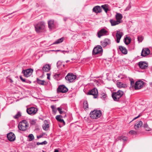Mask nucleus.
<instances>
[{"label":"nucleus","instance_id":"1","mask_svg":"<svg viewBox=\"0 0 152 152\" xmlns=\"http://www.w3.org/2000/svg\"><path fill=\"white\" fill-rule=\"evenodd\" d=\"M123 92L119 90L117 92H113L112 94V96L115 101H118L119 99L123 95Z\"/></svg>","mask_w":152,"mask_h":152},{"label":"nucleus","instance_id":"2","mask_svg":"<svg viewBox=\"0 0 152 152\" xmlns=\"http://www.w3.org/2000/svg\"><path fill=\"white\" fill-rule=\"evenodd\" d=\"M102 114V112L100 110H94L91 112L90 115L91 118L96 119L100 117Z\"/></svg>","mask_w":152,"mask_h":152},{"label":"nucleus","instance_id":"3","mask_svg":"<svg viewBox=\"0 0 152 152\" xmlns=\"http://www.w3.org/2000/svg\"><path fill=\"white\" fill-rule=\"evenodd\" d=\"M28 126V124L27 121L26 120H23L19 123L18 127L20 130L24 131L27 129Z\"/></svg>","mask_w":152,"mask_h":152},{"label":"nucleus","instance_id":"4","mask_svg":"<svg viewBox=\"0 0 152 152\" xmlns=\"http://www.w3.org/2000/svg\"><path fill=\"white\" fill-rule=\"evenodd\" d=\"M45 23L43 22H40L38 23L35 26V30L37 32H39L43 30L45 28Z\"/></svg>","mask_w":152,"mask_h":152},{"label":"nucleus","instance_id":"5","mask_svg":"<svg viewBox=\"0 0 152 152\" xmlns=\"http://www.w3.org/2000/svg\"><path fill=\"white\" fill-rule=\"evenodd\" d=\"M76 78V75L72 73H68L66 76L65 78L66 80L68 81L69 82H73Z\"/></svg>","mask_w":152,"mask_h":152},{"label":"nucleus","instance_id":"6","mask_svg":"<svg viewBox=\"0 0 152 152\" xmlns=\"http://www.w3.org/2000/svg\"><path fill=\"white\" fill-rule=\"evenodd\" d=\"M102 47L100 45H97L95 48H94L93 51V54L96 55L98 54H100L102 52Z\"/></svg>","mask_w":152,"mask_h":152},{"label":"nucleus","instance_id":"7","mask_svg":"<svg viewBox=\"0 0 152 152\" xmlns=\"http://www.w3.org/2000/svg\"><path fill=\"white\" fill-rule=\"evenodd\" d=\"M144 83L141 80H139L136 82L134 85V88L135 90L139 89L142 88L143 86Z\"/></svg>","mask_w":152,"mask_h":152},{"label":"nucleus","instance_id":"8","mask_svg":"<svg viewBox=\"0 0 152 152\" xmlns=\"http://www.w3.org/2000/svg\"><path fill=\"white\" fill-rule=\"evenodd\" d=\"M33 70L31 69H29L22 71V73H23L24 76L28 77L31 76L32 74Z\"/></svg>","mask_w":152,"mask_h":152},{"label":"nucleus","instance_id":"9","mask_svg":"<svg viewBox=\"0 0 152 152\" xmlns=\"http://www.w3.org/2000/svg\"><path fill=\"white\" fill-rule=\"evenodd\" d=\"M27 113L29 115H34L37 111V109L34 107L27 108L26 110Z\"/></svg>","mask_w":152,"mask_h":152},{"label":"nucleus","instance_id":"10","mask_svg":"<svg viewBox=\"0 0 152 152\" xmlns=\"http://www.w3.org/2000/svg\"><path fill=\"white\" fill-rule=\"evenodd\" d=\"M88 94L92 95L94 96V98H96L98 94L97 90L96 89L94 88L89 91Z\"/></svg>","mask_w":152,"mask_h":152},{"label":"nucleus","instance_id":"11","mask_svg":"<svg viewBox=\"0 0 152 152\" xmlns=\"http://www.w3.org/2000/svg\"><path fill=\"white\" fill-rule=\"evenodd\" d=\"M68 89L64 86H60L57 89L58 92L65 93L67 91Z\"/></svg>","mask_w":152,"mask_h":152},{"label":"nucleus","instance_id":"12","mask_svg":"<svg viewBox=\"0 0 152 152\" xmlns=\"http://www.w3.org/2000/svg\"><path fill=\"white\" fill-rule=\"evenodd\" d=\"M150 53V51L149 49L145 48L142 49L141 53V56H142L145 57L149 55Z\"/></svg>","mask_w":152,"mask_h":152},{"label":"nucleus","instance_id":"13","mask_svg":"<svg viewBox=\"0 0 152 152\" xmlns=\"http://www.w3.org/2000/svg\"><path fill=\"white\" fill-rule=\"evenodd\" d=\"M107 32V31L105 29H102L98 32V37L99 38H100L101 36L105 35Z\"/></svg>","mask_w":152,"mask_h":152},{"label":"nucleus","instance_id":"14","mask_svg":"<svg viewBox=\"0 0 152 152\" xmlns=\"http://www.w3.org/2000/svg\"><path fill=\"white\" fill-rule=\"evenodd\" d=\"M7 137L9 140L11 141H14L15 138L14 134L12 132H10L7 135Z\"/></svg>","mask_w":152,"mask_h":152},{"label":"nucleus","instance_id":"15","mask_svg":"<svg viewBox=\"0 0 152 152\" xmlns=\"http://www.w3.org/2000/svg\"><path fill=\"white\" fill-rule=\"evenodd\" d=\"M123 34V33L120 31H117L116 34V36L117 38V42L118 43L120 42V40Z\"/></svg>","mask_w":152,"mask_h":152},{"label":"nucleus","instance_id":"16","mask_svg":"<svg viewBox=\"0 0 152 152\" xmlns=\"http://www.w3.org/2000/svg\"><path fill=\"white\" fill-rule=\"evenodd\" d=\"M101 45L103 47H105L107 45H109L110 44V40L107 38L105 39L101 42Z\"/></svg>","mask_w":152,"mask_h":152},{"label":"nucleus","instance_id":"17","mask_svg":"<svg viewBox=\"0 0 152 152\" xmlns=\"http://www.w3.org/2000/svg\"><path fill=\"white\" fill-rule=\"evenodd\" d=\"M139 65L141 69H145L148 67V64L144 61H140L139 63Z\"/></svg>","mask_w":152,"mask_h":152},{"label":"nucleus","instance_id":"18","mask_svg":"<svg viewBox=\"0 0 152 152\" xmlns=\"http://www.w3.org/2000/svg\"><path fill=\"white\" fill-rule=\"evenodd\" d=\"M142 122L140 121L137 122L134 125V129L137 130H138L139 128L141 127L142 125Z\"/></svg>","mask_w":152,"mask_h":152},{"label":"nucleus","instance_id":"19","mask_svg":"<svg viewBox=\"0 0 152 152\" xmlns=\"http://www.w3.org/2000/svg\"><path fill=\"white\" fill-rule=\"evenodd\" d=\"M48 27L50 30L54 29L55 28L54 21L53 20H50L48 22Z\"/></svg>","mask_w":152,"mask_h":152},{"label":"nucleus","instance_id":"20","mask_svg":"<svg viewBox=\"0 0 152 152\" xmlns=\"http://www.w3.org/2000/svg\"><path fill=\"white\" fill-rule=\"evenodd\" d=\"M50 69V66L49 65L46 64L43 67L42 70L43 72H47L49 71Z\"/></svg>","mask_w":152,"mask_h":152},{"label":"nucleus","instance_id":"21","mask_svg":"<svg viewBox=\"0 0 152 152\" xmlns=\"http://www.w3.org/2000/svg\"><path fill=\"white\" fill-rule=\"evenodd\" d=\"M116 84L118 87L119 88H126L127 87L126 84L123 83H122L120 82H117Z\"/></svg>","mask_w":152,"mask_h":152},{"label":"nucleus","instance_id":"22","mask_svg":"<svg viewBox=\"0 0 152 152\" xmlns=\"http://www.w3.org/2000/svg\"><path fill=\"white\" fill-rule=\"evenodd\" d=\"M49 127V124L48 123V121H45L44 124L42 125L43 129L45 131H47L48 130Z\"/></svg>","mask_w":152,"mask_h":152},{"label":"nucleus","instance_id":"23","mask_svg":"<svg viewBox=\"0 0 152 152\" xmlns=\"http://www.w3.org/2000/svg\"><path fill=\"white\" fill-rule=\"evenodd\" d=\"M93 10L95 13H99L101 12V8L100 6H97L94 7Z\"/></svg>","mask_w":152,"mask_h":152},{"label":"nucleus","instance_id":"24","mask_svg":"<svg viewBox=\"0 0 152 152\" xmlns=\"http://www.w3.org/2000/svg\"><path fill=\"white\" fill-rule=\"evenodd\" d=\"M123 18L122 15L119 13H117L115 15V18L116 20L119 22H121V20Z\"/></svg>","mask_w":152,"mask_h":152},{"label":"nucleus","instance_id":"25","mask_svg":"<svg viewBox=\"0 0 152 152\" xmlns=\"http://www.w3.org/2000/svg\"><path fill=\"white\" fill-rule=\"evenodd\" d=\"M131 39L129 37H128L126 36L124 38V42L125 44L126 45H128L129 43H130L131 42Z\"/></svg>","mask_w":152,"mask_h":152},{"label":"nucleus","instance_id":"26","mask_svg":"<svg viewBox=\"0 0 152 152\" xmlns=\"http://www.w3.org/2000/svg\"><path fill=\"white\" fill-rule=\"evenodd\" d=\"M110 21L112 26H115L116 25L118 24L121 23V22H119L117 21V20L115 21L112 20H110Z\"/></svg>","mask_w":152,"mask_h":152},{"label":"nucleus","instance_id":"27","mask_svg":"<svg viewBox=\"0 0 152 152\" xmlns=\"http://www.w3.org/2000/svg\"><path fill=\"white\" fill-rule=\"evenodd\" d=\"M37 83L39 84L42 85H46L48 84V83L44 80H41L38 79H37Z\"/></svg>","mask_w":152,"mask_h":152},{"label":"nucleus","instance_id":"28","mask_svg":"<svg viewBox=\"0 0 152 152\" xmlns=\"http://www.w3.org/2000/svg\"><path fill=\"white\" fill-rule=\"evenodd\" d=\"M119 49L123 53L125 54L127 53V51L125 48L122 46H120L119 47Z\"/></svg>","mask_w":152,"mask_h":152},{"label":"nucleus","instance_id":"29","mask_svg":"<svg viewBox=\"0 0 152 152\" xmlns=\"http://www.w3.org/2000/svg\"><path fill=\"white\" fill-rule=\"evenodd\" d=\"M61 116L60 115H57L56 117V118L58 121L60 122L61 123H62L63 124V125H64L65 124V123L64 120L60 118Z\"/></svg>","mask_w":152,"mask_h":152},{"label":"nucleus","instance_id":"30","mask_svg":"<svg viewBox=\"0 0 152 152\" xmlns=\"http://www.w3.org/2000/svg\"><path fill=\"white\" fill-rule=\"evenodd\" d=\"M108 4H104L101 6L102 8L103 9L106 13L107 12L108 10Z\"/></svg>","mask_w":152,"mask_h":152},{"label":"nucleus","instance_id":"31","mask_svg":"<svg viewBox=\"0 0 152 152\" xmlns=\"http://www.w3.org/2000/svg\"><path fill=\"white\" fill-rule=\"evenodd\" d=\"M83 107L85 110H87L88 108V104L87 101H84L83 103Z\"/></svg>","mask_w":152,"mask_h":152},{"label":"nucleus","instance_id":"32","mask_svg":"<svg viewBox=\"0 0 152 152\" xmlns=\"http://www.w3.org/2000/svg\"><path fill=\"white\" fill-rule=\"evenodd\" d=\"M21 113L19 112L15 115L13 116V118L15 119H17L21 116Z\"/></svg>","mask_w":152,"mask_h":152},{"label":"nucleus","instance_id":"33","mask_svg":"<svg viewBox=\"0 0 152 152\" xmlns=\"http://www.w3.org/2000/svg\"><path fill=\"white\" fill-rule=\"evenodd\" d=\"M63 40V38H60L58 39L55 42H54L53 43V44H58L60 43H61L62 42Z\"/></svg>","mask_w":152,"mask_h":152},{"label":"nucleus","instance_id":"34","mask_svg":"<svg viewBox=\"0 0 152 152\" xmlns=\"http://www.w3.org/2000/svg\"><path fill=\"white\" fill-rule=\"evenodd\" d=\"M143 126L145 129L146 130L149 131L151 130V129L149 127L148 125L147 124H144L143 125Z\"/></svg>","mask_w":152,"mask_h":152},{"label":"nucleus","instance_id":"35","mask_svg":"<svg viewBox=\"0 0 152 152\" xmlns=\"http://www.w3.org/2000/svg\"><path fill=\"white\" fill-rule=\"evenodd\" d=\"M129 133L132 135L134 134L136 135L137 134V132L134 130H131L129 132Z\"/></svg>","mask_w":152,"mask_h":152},{"label":"nucleus","instance_id":"36","mask_svg":"<svg viewBox=\"0 0 152 152\" xmlns=\"http://www.w3.org/2000/svg\"><path fill=\"white\" fill-rule=\"evenodd\" d=\"M143 37L142 36H138L137 38L139 42H142L143 40Z\"/></svg>","mask_w":152,"mask_h":152},{"label":"nucleus","instance_id":"37","mask_svg":"<svg viewBox=\"0 0 152 152\" xmlns=\"http://www.w3.org/2000/svg\"><path fill=\"white\" fill-rule=\"evenodd\" d=\"M28 137L29 138V140L30 141H31L34 139V135L32 134H30L28 135Z\"/></svg>","mask_w":152,"mask_h":152},{"label":"nucleus","instance_id":"38","mask_svg":"<svg viewBox=\"0 0 152 152\" xmlns=\"http://www.w3.org/2000/svg\"><path fill=\"white\" fill-rule=\"evenodd\" d=\"M107 97L106 94L104 93H102L101 94V98L102 99H104Z\"/></svg>","mask_w":152,"mask_h":152},{"label":"nucleus","instance_id":"39","mask_svg":"<svg viewBox=\"0 0 152 152\" xmlns=\"http://www.w3.org/2000/svg\"><path fill=\"white\" fill-rule=\"evenodd\" d=\"M120 140H122L124 141H126L127 140V138L126 137L121 136L119 137Z\"/></svg>","mask_w":152,"mask_h":152},{"label":"nucleus","instance_id":"40","mask_svg":"<svg viewBox=\"0 0 152 152\" xmlns=\"http://www.w3.org/2000/svg\"><path fill=\"white\" fill-rule=\"evenodd\" d=\"M47 144V142L46 141H45L44 142H37V145H46Z\"/></svg>","mask_w":152,"mask_h":152},{"label":"nucleus","instance_id":"41","mask_svg":"<svg viewBox=\"0 0 152 152\" xmlns=\"http://www.w3.org/2000/svg\"><path fill=\"white\" fill-rule=\"evenodd\" d=\"M130 83H131V86L132 87H134V81L133 79H130Z\"/></svg>","mask_w":152,"mask_h":152},{"label":"nucleus","instance_id":"42","mask_svg":"<svg viewBox=\"0 0 152 152\" xmlns=\"http://www.w3.org/2000/svg\"><path fill=\"white\" fill-rule=\"evenodd\" d=\"M51 108L52 109L53 111L56 113V109L54 105H52L51 107Z\"/></svg>","mask_w":152,"mask_h":152},{"label":"nucleus","instance_id":"43","mask_svg":"<svg viewBox=\"0 0 152 152\" xmlns=\"http://www.w3.org/2000/svg\"><path fill=\"white\" fill-rule=\"evenodd\" d=\"M57 110L61 114H62L64 112L61 110V109L60 108V107H58L57 108Z\"/></svg>","mask_w":152,"mask_h":152},{"label":"nucleus","instance_id":"44","mask_svg":"<svg viewBox=\"0 0 152 152\" xmlns=\"http://www.w3.org/2000/svg\"><path fill=\"white\" fill-rule=\"evenodd\" d=\"M20 79L22 80V81L23 82L25 81V79H23V77L21 76H20Z\"/></svg>","mask_w":152,"mask_h":152},{"label":"nucleus","instance_id":"45","mask_svg":"<svg viewBox=\"0 0 152 152\" xmlns=\"http://www.w3.org/2000/svg\"><path fill=\"white\" fill-rule=\"evenodd\" d=\"M47 79L48 80H50V74L49 73H47Z\"/></svg>","mask_w":152,"mask_h":152},{"label":"nucleus","instance_id":"46","mask_svg":"<svg viewBox=\"0 0 152 152\" xmlns=\"http://www.w3.org/2000/svg\"><path fill=\"white\" fill-rule=\"evenodd\" d=\"M131 7V6L130 5H129L126 9L125 10H129Z\"/></svg>","mask_w":152,"mask_h":152},{"label":"nucleus","instance_id":"47","mask_svg":"<svg viewBox=\"0 0 152 152\" xmlns=\"http://www.w3.org/2000/svg\"><path fill=\"white\" fill-rule=\"evenodd\" d=\"M7 79L8 80H9L10 83H12L13 82V81L10 78H7Z\"/></svg>","mask_w":152,"mask_h":152},{"label":"nucleus","instance_id":"48","mask_svg":"<svg viewBox=\"0 0 152 152\" xmlns=\"http://www.w3.org/2000/svg\"><path fill=\"white\" fill-rule=\"evenodd\" d=\"M140 115H139L137 117H135V118H134L133 119V120H134L137 118H138L139 117H140Z\"/></svg>","mask_w":152,"mask_h":152},{"label":"nucleus","instance_id":"49","mask_svg":"<svg viewBox=\"0 0 152 152\" xmlns=\"http://www.w3.org/2000/svg\"><path fill=\"white\" fill-rule=\"evenodd\" d=\"M42 136V135H39V136H37V138H39L41 137Z\"/></svg>","mask_w":152,"mask_h":152},{"label":"nucleus","instance_id":"50","mask_svg":"<svg viewBox=\"0 0 152 152\" xmlns=\"http://www.w3.org/2000/svg\"><path fill=\"white\" fill-rule=\"evenodd\" d=\"M116 150H114L113 151V152H119V151H118V152L116 151Z\"/></svg>","mask_w":152,"mask_h":152},{"label":"nucleus","instance_id":"51","mask_svg":"<svg viewBox=\"0 0 152 152\" xmlns=\"http://www.w3.org/2000/svg\"><path fill=\"white\" fill-rule=\"evenodd\" d=\"M67 19V18H64V20L65 21H66Z\"/></svg>","mask_w":152,"mask_h":152},{"label":"nucleus","instance_id":"52","mask_svg":"<svg viewBox=\"0 0 152 152\" xmlns=\"http://www.w3.org/2000/svg\"><path fill=\"white\" fill-rule=\"evenodd\" d=\"M63 52H65L66 53H68L69 51H62Z\"/></svg>","mask_w":152,"mask_h":152},{"label":"nucleus","instance_id":"53","mask_svg":"<svg viewBox=\"0 0 152 152\" xmlns=\"http://www.w3.org/2000/svg\"><path fill=\"white\" fill-rule=\"evenodd\" d=\"M59 115L61 116V118H61V119L63 117L61 115Z\"/></svg>","mask_w":152,"mask_h":152},{"label":"nucleus","instance_id":"54","mask_svg":"<svg viewBox=\"0 0 152 152\" xmlns=\"http://www.w3.org/2000/svg\"><path fill=\"white\" fill-rule=\"evenodd\" d=\"M66 116V115L65 114L64 116V117H65Z\"/></svg>","mask_w":152,"mask_h":152},{"label":"nucleus","instance_id":"55","mask_svg":"<svg viewBox=\"0 0 152 152\" xmlns=\"http://www.w3.org/2000/svg\"><path fill=\"white\" fill-rule=\"evenodd\" d=\"M69 61H68H68H66V63H67V62H68Z\"/></svg>","mask_w":152,"mask_h":152},{"label":"nucleus","instance_id":"56","mask_svg":"<svg viewBox=\"0 0 152 152\" xmlns=\"http://www.w3.org/2000/svg\"><path fill=\"white\" fill-rule=\"evenodd\" d=\"M59 75V74H57V75H57V76H58Z\"/></svg>","mask_w":152,"mask_h":152}]
</instances>
